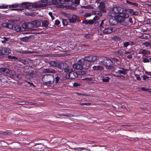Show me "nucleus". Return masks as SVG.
Segmentation results:
<instances>
[{"label":"nucleus","mask_w":151,"mask_h":151,"mask_svg":"<svg viewBox=\"0 0 151 151\" xmlns=\"http://www.w3.org/2000/svg\"><path fill=\"white\" fill-rule=\"evenodd\" d=\"M59 69L68 73L66 75V78L67 79H74L78 77L77 73L73 71V69L68 67L66 63H62L59 67Z\"/></svg>","instance_id":"f257e3e1"},{"label":"nucleus","mask_w":151,"mask_h":151,"mask_svg":"<svg viewBox=\"0 0 151 151\" xmlns=\"http://www.w3.org/2000/svg\"><path fill=\"white\" fill-rule=\"evenodd\" d=\"M134 76L136 78L137 80H139L141 79V78L137 74H135Z\"/></svg>","instance_id":"0e129e2a"},{"label":"nucleus","mask_w":151,"mask_h":151,"mask_svg":"<svg viewBox=\"0 0 151 151\" xmlns=\"http://www.w3.org/2000/svg\"><path fill=\"white\" fill-rule=\"evenodd\" d=\"M88 24H92L93 23V22L92 20H89L88 21Z\"/></svg>","instance_id":"e2e57ef3"},{"label":"nucleus","mask_w":151,"mask_h":151,"mask_svg":"<svg viewBox=\"0 0 151 151\" xmlns=\"http://www.w3.org/2000/svg\"><path fill=\"white\" fill-rule=\"evenodd\" d=\"M32 4L31 3H29L28 2H23L21 4H20V6H22L23 7L27 8L30 6Z\"/></svg>","instance_id":"412c9836"},{"label":"nucleus","mask_w":151,"mask_h":151,"mask_svg":"<svg viewBox=\"0 0 151 151\" xmlns=\"http://www.w3.org/2000/svg\"><path fill=\"white\" fill-rule=\"evenodd\" d=\"M44 73H55L56 71L51 68H44L42 71Z\"/></svg>","instance_id":"f3484780"},{"label":"nucleus","mask_w":151,"mask_h":151,"mask_svg":"<svg viewBox=\"0 0 151 151\" xmlns=\"http://www.w3.org/2000/svg\"><path fill=\"white\" fill-rule=\"evenodd\" d=\"M92 68L94 70H103V68L102 67L100 66H94Z\"/></svg>","instance_id":"4be33fe9"},{"label":"nucleus","mask_w":151,"mask_h":151,"mask_svg":"<svg viewBox=\"0 0 151 151\" xmlns=\"http://www.w3.org/2000/svg\"><path fill=\"white\" fill-rule=\"evenodd\" d=\"M60 79V78L58 76H56L54 79V82L56 84L58 82Z\"/></svg>","instance_id":"f704fd0d"},{"label":"nucleus","mask_w":151,"mask_h":151,"mask_svg":"<svg viewBox=\"0 0 151 151\" xmlns=\"http://www.w3.org/2000/svg\"><path fill=\"white\" fill-rule=\"evenodd\" d=\"M58 4L57 0H51L49 1L48 5H57Z\"/></svg>","instance_id":"393cba45"},{"label":"nucleus","mask_w":151,"mask_h":151,"mask_svg":"<svg viewBox=\"0 0 151 151\" xmlns=\"http://www.w3.org/2000/svg\"><path fill=\"white\" fill-rule=\"evenodd\" d=\"M9 73H10L9 77L11 78L13 77L15 75V72L13 70H10V72Z\"/></svg>","instance_id":"2f4dec72"},{"label":"nucleus","mask_w":151,"mask_h":151,"mask_svg":"<svg viewBox=\"0 0 151 151\" xmlns=\"http://www.w3.org/2000/svg\"><path fill=\"white\" fill-rule=\"evenodd\" d=\"M19 6V5L18 4H12L11 5H9V8L11 7L16 8L18 7Z\"/></svg>","instance_id":"c9c22d12"},{"label":"nucleus","mask_w":151,"mask_h":151,"mask_svg":"<svg viewBox=\"0 0 151 151\" xmlns=\"http://www.w3.org/2000/svg\"><path fill=\"white\" fill-rule=\"evenodd\" d=\"M26 104V105H35L36 104V103L32 102H27Z\"/></svg>","instance_id":"3c124183"},{"label":"nucleus","mask_w":151,"mask_h":151,"mask_svg":"<svg viewBox=\"0 0 151 151\" xmlns=\"http://www.w3.org/2000/svg\"><path fill=\"white\" fill-rule=\"evenodd\" d=\"M42 26L47 27L48 26L49 22L47 20L43 21L42 22Z\"/></svg>","instance_id":"a878e982"},{"label":"nucleus","mask_w":151,"mask_h":151,"mask_svg":"<svg viewBox=\"0 0 151 151\" xmlns=\"http://www.w3.org/2000/svg\"><path fill=\"white\" fill-rule=\"evenodd\" d=\"M91 15V13L86 12L85 14L84 17H90Z\"/></svg>","instance_id":"4d7b16f0"},{"label":"nucleus","mask_w":151,"mask_h":151,"mask_svg":"<svg viewBox=\"0 0 151 151\" xmlns=\"http://www.w3.org/2000/svg\"><path fill=\"white\" fill-rule=\"evenodd\" d=\"M19 62L22 63L24 65H26L27 63L28 62V61L29 60L28 59H20L19 60H18Z\"/></svg>","instance_id":"bb28decb"},{"label":"nucleus","mask_w":151,"mask_h":151,"mask_svg":"<svg viewBox=\"0 0 151 151\" xmlns=\"http://www.w3.org/2000/svg\"><path fill=\"white\" fill-rule=\"evenodd\" d=\"M0 71L1 74L4 75H6L7 74L10 73V70L6 67L1 68H0Z\"/></svg>","instance_id":"4468645a"},{"label":"nucleus","mask_w":151,"mask_h":151,"mask_svg":"<svg viewBox=\"0 0 151 151\" xmlns=\"http://www.w3.org/2000/svg\"><path fill=\"white\" fill-rule=\"evenodd\" d=\"M80 104L81 105H89L91 104V103H81Z\"/></svg>","instance_id":"6e6d98bb"},{"label":"nucleus","mask_w":151,"mask_h":151,"mask_svg":"<svg viewBox=\"0 0 151 151\" xmlns=\"http://www.w3.org/2000/svg\"><path fill=\"white\" fill-rule=\"evenodd\" d=\"M114 77H115L120 78H123L124 79V78H125V77L122 75H119H119H114Z\"/></svg>","instance_id":"5fc2aeb1"},{"label":"nucleus","mask_w":151,"mask_h":151,"mask_svg":"<svg viewBox=\"0 0 151 151\" xmlns=\"http://www.w3.org/2000/svg\"><path fill=\"white\" fill-rule=\"evenodd\" d=\"M108 15L110 17H115L116 20L117 21V22H122L124 21V18L122 16L119 15H115L114 14L111 13H108Z\"/></svg>","instance_id":"423d86ee"},{"label":"nucleus","mask_w":151,"mask_h":151,"mask_svg":"<svg viewBox=\"0 0 151 151\" xmlns=\"http://www.w3.org/2000/svg\"><path fill=\"white\" fill-rule=\"evenodd\" d=\"M129 45V43L128 42H126L123 43V46L124 47H127Z\"/></svg>","instance_id":"864d4df0"},{"label":"nucleus","mask_w":151,"mask_h":151,"mask_svg":"<svg viewBox=\"0 0 151 151\" xmlns=\"http://www.w3.org/2000/svg\"><path fill=\"white\" fill-rule=\"evenodd\" d=\"M98 58V57L97 56L90 55L88 56H86L84 58V59H82L84 60V61L87 62H93L97 59Z\"/></svg>","instance_id":"0eeeda50"},{"label":"nucleus","mask_w":151,"mask_h":151,"mask_svg":"<svg viewBox=\"0 0 151 151\" xmlns=\"http://www.w3.org/2000/svg\"><path fill=\"white\" fill-rule=\"evenodd\" d=\"M32 23H33L34 27H38L41 25V22L38 20L33 21Z\"/></svg>","instance_id":"5701e85b"},{"label":"nucleus","mask_w":151,"mask_h":151,"mask_svg":"<svg viewBox=\"0 0 151 151\" xmlns=\"http://www.w3.org/2000/svg\"><path fill=\"white\" fill-rule=\"evenodd\" d=\"M142 53L143 56L146 57V55L147 54L148 51L146 50H143L142 51Z\"/></svg>","instance_id":"58836bf2"},{"label":"nucleus","mask_w":151,"mask_h":151,"mask_svg":"<svg viewBox=\"0 0 151 151\" xmlns=\"http://www.w3.org/2000/svg\"><path fill=\"white\" fill-rule=\"evenodd\" d=\"M62 23L63 25H66L68 24V20L66 19H63L62 20Z\"/></svg>","instance_id":"a19ab883"},{"label":"nucleus","mask_w":151,"mask_h":151,"mask_svg":"<svg viewBox=\"0 0 151 151\" xmlns=\"http://www.w3.org/2000/svg\"><path fill=\"white\" fill-rule=\"evenodd\" d=\"M113 52L117 57L119 56H123L125 54H129V52L126 51L125 50L123 49L116 51L114 52Z\"/></svg>","instance_id":"6e6552de"},{"label":"nucleus","mask_w":151,"mask_h":151,"mask_svg":"<svg viewBox=\"0 0 151 151\" xmlns=\"http://www.w3.org/2000/svg\"><path fill=\"white\" fill-rule=\"evenodd\" d=\"M44 148V146L41 144H36L34 145L33 149L35 150L40 151Z\"/></svg>","instance_id":"1a4fd4ad"},{"label":"nucleus","mask_w":151,"mask_h":151,"mask_svg":"<svg viewBox=\"0 0 151 151\" xmlns=\"http://www.w3.org/2000/svg\"><path fill=\"white\" fill-rule=\"evenodd\" d=\"M3 56L4 55H8L10 52V50L9 48L2 47L1 50Z\"/></svg>","instance_id":"ddd939ff"},{"label":"nucleus","mask_w":151,"mask_h":151,"mask_svg":"<svg viewBox=\"0 0 151 151\" xmlns=\"http://www.w3.org/2000/svg\"><path fill=\"white\" fill-rule=\"evenodd\" d=\"M26 103L23 102H20L17 103V104L19 105H26Z\"/></svg>","instance_id":"680f3d73"},{"label":"nucleus","mask_w":151,"mask_h":151,"mask_svg":"<svg viewBox=\"0 0 151 151\" xmlns=\"http://www.w3.org/2000/svg\"><path fill=\"white\" fill-rule=\"evenodd\" d=\"M74 150H87V151H90V149H88L87 148H86L85 147H77V148H75L73 149Z\"/></svg>","instance_id":"cd10ccee"},{"label":"nucleus","mask_w":151,"mask_h":151,"mask_svg":"<svg viewBox=\"0 0 151 151\" xmlns=\"http://www.w3.org/2000/svg\"><path fill=\"white\" fill-rule=\"evenodd\" d=\"M150 35L146 33L142 35L140 37L141 39H148L150 38Z\"/></svg>","instance_id":"b1692460"},{"label":"nucleus","mask_w":151,"mask_h":151,"mask_svg":"<svg viewBox=\"0 0 151 151\" xmlns=\"http://www.w3.org/2000/svg\"><path fill=\"white\" fill-rule=\"evenodd\" d=\"M128 21L131 24H132L133 23V21L132 20V19L131 17H129V18Z\"/></svg>","instance_id":"774afa93"},{"label":"nucleus","mask_w":151,"mask_h":151,"mask_svg":"<svg viewBox=\"0 0 151 151\" xmlns=\"http://www.w3.org/2000/svg\"><path fill=\"white\" fill-rule=\"evenodd\" d=\"M110 78L108 77H106L103 78L102 81L104 82H107L109 81Z\"/></svg>","instance_id":"ea45409f"},{"label":"nucleus","mask_w":151,"mask_h":151,"mask_svg":"<svg viewBox=\"0 0 151 151\" xmlns=\"http://www.w3.org/2000/svg\"><path fill=\"white\" fill-rule=\"evenodd\" d=\"M126 2L128 4H131L136 6H138V5H139L138 4H137V3H133L132 2L129 1H128L127 0L126 1Z\"/></svg>","instance_id":"7c9ffc66"},{"label":"nucleus","mask_w":151,"mask_h":151,"mask_svg":"<svg viewBox=\"0 0 151 151\" xmlns=\"http://www.w3.org/2000/svg\"><path fill=\"white\" fill-rule=\"evenodd\" d=\"M139 14V13L137 11L134 12L133 11V12L132 14V15H137Z\"/></svg>","instance_id":"bf43d9fd"},{"label":"nucleus","mask_w":151,"mask_h":151,"mask_svg":"<svg viewBox=\"0 0 151 151\" xmlns=\"http://www.w3.org/2000/svg\"><path fill=\"white\" fill-rule=\"evenodd\" d=\"M142 61L144 63H148L150 62V60L146 58H142Z\"/></svg>","instance_id":"473e14b6"},{"label":"nucleus","mask_w":151,"mask_h":151,"mask_svg":"<svg viewBox=\"0 0 151 151\" xmlns=\"http://www.w3.org/2000/svg\"><path fill=\"white\" fill-rule=\"evenodd\" d=\"M111 18H110L109 20V23L110 25H116L117 23V21L116 20L115 17H111Z\"/></svg>","instance_id":"a211bd4d"},{"label":"nucleus","mask_w":151,"mask_h":151,"mask_svg":"<svg viewBox=\"0 0 151 151\" xmlns=\"http://www.w3.org/2000/svg\"><path fill=\"white\" fill-rule=\"evenodd\" d=\"M60 24V22L58 20H56L55 21V24L56 25H59Z\"/></svg>","instance_id":"13d9d810"},{"label":"nucleus","mask_w":151,"mask_h":151,"mask_svg":"<svg viewBox=\"0 0 151 151\" xmlns=\"http://www.w3.org/2000/svg\"><path fill=\"white\" fill-rule=\"evenodd\" d=\"M116 73L123 74L124 75L126 74L127 72H124V71H122V70H118V71L116 72Z\"/></svg>","instance_id":"37998d69"},{"label":"nucleus","mask_w":151,"mask_h":151,"mask_svg":"<svg viewBox=\"0 0 151 151\" xmlns=\"http://www.w3.org/2000/svg\"><path fill=\"white\" fill-rule=\"evenodd\" d=\"M46 4H40L39 3H32L31 5L32 7L35 8H41L46 6Z\"/></svg>","instance_id":"f8f14e48"},{"label":"nucleus","mask_w":151,"mask_h":151,"mask_svg":"<svg viewBox=\"0 0 151 151\" xmlns=\"http://www.w3.org/2000/svg\"><path fill=\"white\" fill-rule=\"evenodd\" d=\"M86 72L85 71H81L80 72V74L81 75H83L86 74Z\"/></svg>","instance_id":"338daca9"},{"label":"nucleus","mask_w":151,"mask_h":151,"mask_svg":"<svg viewBox=\"0 0 151 151\" xmlns=\"http://www.w3.org/2000/svg\"><path fill=\"white\" fill-rule=\"evenodd\" d=\"M8 58L9 59H17V58L16 57H15L14 56H12L10 55H8Z\"/></svg>","instance_id":"de8ad7c7"},{"label":"nucleus","mask_w":151,"mask_h":151,"mask_svg":"<svg viewBox=\"0 0 151 151\" xmlns=\"http://www.w3.org/2000/svg\"><path fill=\"white\" fill-rule=\"evenodd\" d=\"M82 8L84 9H92L93 8V7L90 5H88L86 6H82Z\"/></svg>","instance_id":"72a5a7b5"},{"label":"nucleus","mask_w":151,"mask_h":151,"mask_svg":"<svg viewBox=\"0 0 151 151\" xmlns=\"http://www.w3.org/2000/svg\"><path fill=\"white\" fill-rule=\"evenodd\" d=\"M14 29L17 32H20L25 31V28L23 26V24L22 27L19 25L16 26L14 27Z\"/></svg>","instance_id":"9b49d317"},{"label":"nucleus","mask_w":151,"mask_h":151,"mask_svg":"<svg viewBox=\"0 0 151 151\" xmlns=\"http://www.w3.org/2000/svg\"><path fill=\"white\" fill-rule=\"evenodd\" d=\"M113 32V29L112 28H107L104 29L103 31V32L104 34H110Z\"/></svg>","instance_id":"aec40b11"},{"label":"nucleus","mask_w":151,"mask_h":151,"mask_svg":"<svg viewBox=\"0 0 151 151\" xmlns=\"http://www.w3.org/2000/svg\"><path fill=\"white\" fill-rule=\"evenodd\" d=\"M92 35L91 34H87L85 36V37L87 39L91 38L92 37Z\"/></svg>","instance_id":"e433bc0d"},{"label":"nucleus","mask_w":151,"mask_h":151,"mask_svg":"<svg viewBox=\"0 0 151 151\" xmlns=\"http://www.w3.org/2000/svg\"><path fill=\"white\" fill-rule=\"evenodd\" d=\"M142 90L143 91H146L147 92H150V89L146 88L145 87L142 88Z\"/></svg>","instance_id":"09e8293b"},{"label":"nucleus","mask_w":151,"mask_h":151,"mask_svg":"<svg viewBox=\"0 0 151 151\" xmlns=\"http://www.w3.org/2000/svg\"><path fill=\"white\" fill-rule=\"evenodd\" d=\"M23 26L25 28V30L26 29H31L33 28L34 26V25L32 21L31 22L26 23L23 24Z\"/></svg>","instance_id":"9d476101"},{"label":"nucleus","mask_w":151,"mask_h":151,"mask_svg":"<svg viewBox=\"0 0 151 151\" xmlns=\"http://www.w3.org/2000/svg\"><path fill=\"white\" fill-rule=\"evenodd\" d=\"M9 5H5L3 4L2 5H0V9H7L8 8Z\"/></svg>","instance_id":"a18cd8bd"},{"label":"nucleus","mask_w":151,"mask_h":151,"mask_svg":"<svg viewBox=\"0 0 151 151\" xmlns=\"http://www.w3.org/2000/svg\"><path fill=\"white\" fill-rule=\"evenodd\" d=\"M54 79L53 76L50 74L44 75L42 77V80L43 82L49 84L54 83Z\"/></svg>","instance_id":"20e7f679"},{"label":"nucleus","mask_w":151,"mask_h":151,"mask_svg":"<svg viewBox=\"0 0 151 151\" xmlns=\"http://www.w3.org/2000/svg\"><path fill=\"white\" fill-rule=\"evenodd\" d=\"M119 69L122 70V71H124V72H127V71H128L127 70L124 69V68H119Z\"/></svg>","instance_id":"69168bd1"},{"label":"nucleus","mask_w":151,"mask_h":151,"mask_svg":"<svg viewBox=\"0 0 151 151\" xmlns=\"http://www.w3.org/2000/svg\"><path fill=\"white\" fill-rule=\"evenodd\" d=\"M31 38V37L30 36L24 37L22 38L21 40L24 42H27Z\"/></svg>","instance_id":"c85d7f7f"},{"label":"nucleus","mask_w":151,"mask_h":151,"mask_svg":"<svg viewBox=\"0 0 151 151\" xmlns=\"http://www.w3.org/2000/svg\"><path fill=\"white\" fill-rule=\"evenodd\" d=\"M78 17L75 15H73L71 18L69 19L70 23H75L78 21Z\"/></svg>","instance_id":"2eb2a0df"},{"label":"nucleus","mask_w":151,"mask_h":151,"mask_svg":"<svg viewBox=\"0 0 151 151\" xmlns=\"http://www.w3.org/2000/svg\"><path fill=\"white\" fill-rule=\"evenodd\" d=\"M142 45L145 46L146 47H149L151 45V44L149 42H147L143 43Z\"/></svg>","instance_id":"c03bdc74"},{"label":"nucleus","mask_w":151,"mask_h":151,"mask_svg":"<svg viewBox=\"0 0 151 151\" xmlns=\"http://www.w3.org/2000/svg\"><path fill=\"white\" fill-rule=\"evenodd\" d=\"M122 13V17L124 18V19L125 18H127L129 16V14L127 12H124Z\"/></svg>","instance_id":"c756f323"},{"label":"nucleus","mask_w":151,"mask_h":151,"mask_svg":"<svg viewBox=\"0 0 151 151\" xmlns=\"http://www.w3.org/2000/svg\"><path fill=\"white\" fill-rule=\"evenodd\" d=\"M2 134L5 136L10 135L11 134V133L9 132H4L2 133Z\"/></svg>","instance_id":"8fccbe9b"},{"label":"nucleus","mask_w":151,"mask_h":151,"mask_svg":"<svg viewBox=\"0 0 151 151\" xmlns=\"http://www.w3.org/2000/svg\"><path fill=\"white\" fill-rule=\"evenodd\" d=\"M102 63L108 70L112 71L114 70V68L113 66V63L110 59L106 58L102 62Z\"/></svg>","instance_id":"7ed1b4c3"},{"label":"nucleus","mask_w":151,"mask_h":151,"mask_svg":"<svg viewBox=\"0 0 151 151\" xmlns=\"http://www.w3.org/2000/svg\"><path fill=\"white\" fill-rule=\"evenodd\" d=\"M58 115L59 116H67L68 117H71L74 116L71 114H58L57 115Z\"/></svg>","instance_id":"4c0bfd02"},{"label":"nucleus","mask_w":151,"mask_h":151,"mask_svg":"<svg viewBox=\"0 0 151 151\" xmlns=\"http://www.w3.org/2000/svg\"><path fill=\"white\" fill-rule=\"evenodd\" d=\"M143 78L144 80H148L149 77L146 75H144L143 76Z\"/></svg>","instance_id":"052dcab7"},{"label":"nucleus","mask_w":151,"mask_h":151,"mask_svg":"<svg viewBox=\"0 0 151 151\" xmlns=\"http://www.w3.org/2000/svg\"><path fill=\"white\" fill-rule=\"evenodd\" d=\"M105 5L103 2H101L99 3V8L101 11L104 12H106V9L105 8Z\"/></svg>","instance_id":"dca6fc26"},{"label":"nucleus","mask_w":151,"mask_h":151,"mask_svg":"<svg viewBox=\"0 0 151 151\" xmlns=\"http://www.w3.org/2000/svg\"><path fill=\"white\" fill-rule=\"evenodd\" d=\"M49 64L50 66L53 67H58L59 68V67L61 64H59V63L55 61H51L49 63Z\"/></svg>","instance_id":"6ab92c4d"},{"label":"nucleus","mask_w":151,"mask_h":151,"mask_svg":"<svg viewBox=\"0 0 151 151\" xmlns=\"http://www.w3.org/2000/svg\"><path fill=\"white\" fill-rule=\"evenodd\" d=\"M10 29H12L13 28V25L12 24H7V27Z\"/></svg>","instance_id":"603ef678"},{"label":"nucleus","mask_w":151,"mask_h":151,"mask_svg":"<svg viewBox=\"0 0 151 151\" xmlns=\"http://www.w3.org/2000/svg\"><path fill=\"white\" fill-rule=\"evenodd\" d=\"M73 67L76 70H81L83 69L86 70L90 68V65L88 63L81 59L79 60L77 63L73 64Z\"/></svg>","instance_id":"f03ea898"},{"label":"nucleus","mask_w":151,"mask_h":151,"mask_svg":"<svg viewBox=\"0 0 151 151\" xmlns=\"http://www.w3.org/2000/svg\"><path fill=\"white\" fill-rule=\"evenodd\" d=\"M126 10L129 13L132 14L133 12V9H126Z\"/></svg>","instance_id":"49530a36"},{"label":"nucleus","mask_w":151,"mask_h":151,"mask_svg":"<svg viewBox=\"0 0 151 151\" xmlns=\"http://www.w3.org/2000/svg\"><path fill=\"white\" fill-rule=\"evenodd\" d=\"M41 2L42 3H44V4H46L47 5L46 6L48 5L49 2L47 0H41Z\"/></svg>","instance_id":"79ce46f5"},{"label":"nucleus","mask_w":151,"mask_h":151,"mask_svg":"<svg viewBox=\"0 0 151 151\" xmlns=\"http://www.w3.org/2000/svg\"><path fill=\"white\" fill-rule=\"evenodd\" d=\"M123 8L120 7H114L112 8H110L108 13H114L115 15L120 14L123 12Z\"/></svg>","instance_id":"39448f33"}]
</instances>
